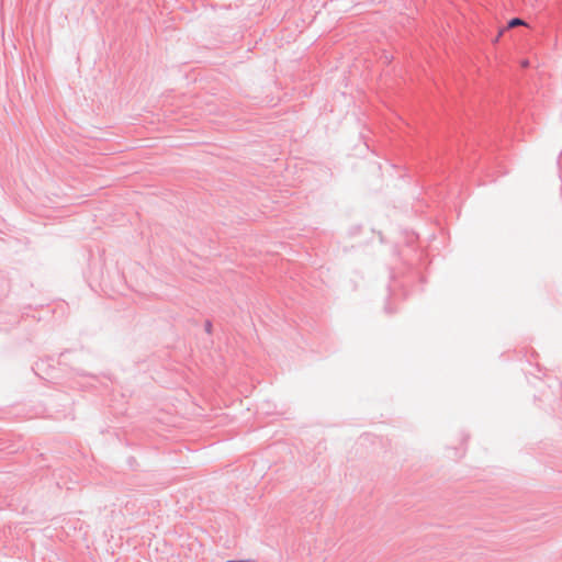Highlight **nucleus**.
Masks as SVG:
<instances>
[{
    "label": "nucleus",
    "instance_id": "nucleus-1",
    "mask_svg": "<svg viewBox=\"0 0 562 562\" xmlns=\"http://www.w3.org/2000/svg\"><path fill=\"white\" fill-rule=\"evenodd\" d=\"M519 25H526V22H525V21H522L521 19L515 18V19H512V20L508 22L507 27H508V29H512V27H516V26H519Z\"/></svg>",
    "mask_w": 562,
    "mask_h": 562
},
{
    "label": "nucleus",
    "instance_id": "nucleus-2",
    "mask_svg": "<svg viewBox=\"0 0 562 562\" xmlns=\"http://www.w3.org/2000/svg\"><path fill=\"white\" fill-rule=\"evenodd\" d=\"M503 33H504V30L499 31L498 36H497L496 41H498V38L503 35Z\"/></svg>",
    "mask_w": 562,
    "mask_h": 562
}]
</instances>
